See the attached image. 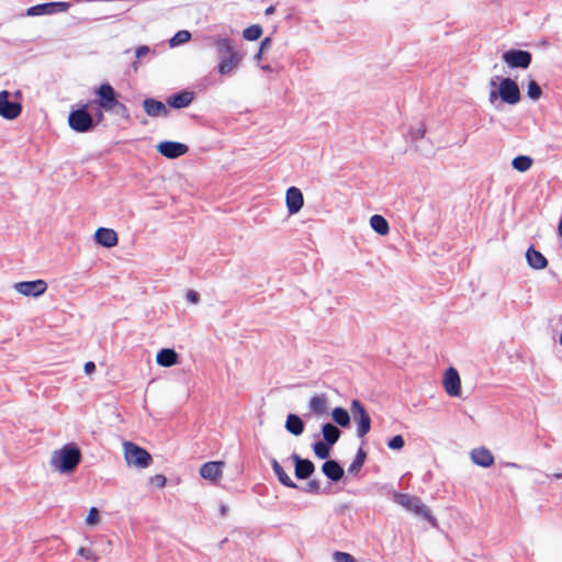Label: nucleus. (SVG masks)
<instances>
[{
  "mask_svg": "<svg viewBox=\"0 0 562 562\" xmlns=\"http://www.w3.org/2000/svg\"><path fill=\"white\" fill-rule=\"evenodd\" d=\"M213 45L220 59L216 67L217 72L222 76L229 75L240 65L243 54L234 47L233 42L227 37L214 38Z\"/></svg>",
  "mask_w": 562,
  "mask_h": 562,
  "instance_id": "nucleus-1",
  "label": "nucleus"
},
{
  "mask_svg": "<svg viewBox=\"0 0 562 562\" xmlns=\"http://www.w3.org/2000/svg\"><path fill=\"white\" fill-rule=\"evenodd\" d=\"M81 460L79 448L72 443L63 446L55 450L50 457V465L60 473H71Z\"/></svg>",
  "mask_w": 562,
  "mask_h": 562,
  "instance_id": "nucleus-2",
  "label": "nucleus"
},
{
  "mask_svg": "<svg viewBox=\"0 0 562 562\" xmlns=\"http://www.w3.org/2000/svg\"><path fill=\"white\" fill-rule=\"evenodd\" d=\"M393 499L396 504L413 512L415 515L423 516L432 526L436 525V519L431 516L429 508L418 497L404 493H394Z\"/></svg>",
  "mask_w": 562,
  "mask_h": 562,
  "instance_id": "nucleus-3",
  "label": "nucleus"
},
{
  "mask_svg": "<svg viewBox=\"0 0 562 562\" xmlns=\"http://www.w3.org/2000/svg\"><path fill=\"white\" fill-rule=\"evenodd\" d=\"M123 448L124 458L128 465L138 469H146L150 465L151 456L144 448L130 441H125Z\"/></svg>",
  "mask_w": 562,
  "mask_h": 562,
  "instance_id": "nucleus-4",
  "label": "nucleus"
},
{
  "mask_svg": "<svg viewBox=\"0 0 562 562\" xmlns=\"http://www.w3.org/2000/svg\"><path fill=\"white\" fill-rule=\"evenodd\" d=\"M68 124L77 133H87L95 126L92 115L87 111V105L72 110L68 116Z\"/></svg>",
  "mask_w": 562,
  "mask_h": 562,
  "instance_id": "nucleus-5",
  "label": "nucleus"
},
{
  "mask_svg": "<svg viewBox=\"0 0 562 562\" xmlns=\"http://www.w3.org/2000/svg\"><path fill=\"white\" fill-rule=\"evenodd\" d=\"M350 411L357 424V436L362 438L371 429V417L359 400H352Z\"/></svg>",
  "mask_w": 562,
  "mask_h": 562,
  "instance_id": "nucleus-6",
  "label": "nucleus"
},
{
  "mask_svg": "<svg viewBox=\"0 0 562 562\" xmlns=\"http://www.w3.org/2000/svg\"><path fill=\"white\" fill-rule=\"evenodd\" d=\"M502 102L514 105L520 101V90L516 81L510 78H502L498 87Z\"/></svg>",
  "mask_w": 562,
  "mask_h": 562,
  "instance_id": "nucleus-7",
  "label": "nucleus"
},
{
  "mask_svg": "<svg viewBox=\"0 0 562 562\" xmlns=\"http://www.w3.org/2000/svg\"><path fill=\"white\" fill-rule=\"evenodd\" d=\"M502 60L510 68L526 69L530 66L532 56L522 49H509L503 53Z\"/></svg>",
  "mask_w": 562,
  "mask_h": 562,
  "instance_id": "nucleus-8",
  "label": "nucleus"
},
{
  "mask_svg": "<svg viewBox=\"0 0 562 562\" xmlns=\"http://www.w3.org/2000/svg\"><path fill=\"white\" fill-rule=\"evenodd\" d=\"M98 100L95 101L99 108L105 112H110L117 102V94L110 83H102L95 90Z\"/></svg>",
  "mask_w": 562,
  "mask_h": 562,
  "instance_id": "nucleus-9",
  "label": "nucleus"
},
{
  "mask_svg": "<svg viewBox=\"0 0 562 562\" xmlns=\"http://www.w3.org/2000/svg\"><path fill=\"white\" fill-rule=\"evenodd\" d=\"M9 97V91H0V115L7 120H14L21 114L22 105L19 102L10 101Z\"/></svg>",
  "mask_w": 562,
  "mask_h": 562,
  "instance_id": "nucleus-10",
  "label": "nucleus"
},
{
  "mask_svg": "<svg viewBox=\"0 0 562 562\" xmlns=\"http://www.w3.org/2000/svg\"><path fill=\"white\" fill-rule=\"evenodd\" d=\"M69 8L68 2H47L33 5L27 9L26 14L29 16H37L44 14H53L56 12H65Z\"/></svg>",
  "mask_w": 562,
  "mask_h": 562,
  "instance_id": "nucleus-11",
  "label": "nucleus"
},
{
  "mask_svg": "<svg viewBox=\"0 0 562 562\" xmlns=\"http://www.w3.org/2000/svg\"><path fill=\"white\" fill-rule=\"evenodd\" d=\"M14 289L25 296H40L46 289L47 284L44 280L22 281L14 284Z\"/></svg>",
  "mask_w": 562,
  "mask_h": 562,
  "instance_id": "nucleus-12",
  "label": "nucleus"
},
{
  "mask_svg": "<svg viewBox=\"0 0 562 562\" xmlns=\"http://www.w3.org/2000/svg\"><path fill=\"white\" fill-rule=\"evenodd\" d=\"M157 150L166 158L176 159L188 151V146L178 142L165 140L158 144Z\"/></svg>",
  "mask_w": 562,
  "mask_h": 562,
  "instance_id": "nucleus-13",
  "label": "nucleus"
},
{
  "mask_svg": "<svg viewBox=\"0 0 562 562\" xmlns=\"http://www.w3.org/2000/svg\"><path fill=\"white\" fill-rule=\"evenodd\" d=\"M443 389L450 396H459L461 390V381L458 371L450 367L446 370L443 375Z\"/></svg>",
  "mask_w": 562,
  "mask_h": 562,
  "instance_id": "nucleus-14",
  "label": "nucleus"
},
{
  "mask_svg": "<svg viewBox=\"0 0 562 562\" xmlns=\"http://www.w3.org/2000/svg\"><path fill=\"white\" fill-rule=\"evenodd\" d=\"M291 459L294 463V473L299 480L308 479L315 471L314 463L308 459H302L297 453H292Z\"/></svg>",
  "mask_w": 562,
  "mask_h": 562,
  "instance_id": "nucleus-15",
  "label": "nucleus"
},
{
  "mask_svg": "<svg viewBox=\"0 0 562 562\" xmlns=\"http://www.w3.org/2000/svg\"><path fill=\"white\" fill-rule=\"evenodd\" d=\"M285 203L289 214H296L301 211L304 204V198L301 190L296 187H290L286 190Z\"/></svg>",
  "mask_w": 562,
  "mask_h": 562,
  "instance_id": "nucleus-16",
  "label": "nucleus"
},
{
  "mask_svg": "<svg viewBox=\"0 0 562 562\" xmlns=\"http://www.w3.org/2000/svg\"><path fill=\"white\" fill-rule=\"evenodd\" d=\"M143 108L146 114L150 117H166L169 114V110L166 104L154 98H146L143 101Z\"/></svg>",
  "mask_w": 562,
  "mask_h": 562,
  "instance_id": "nucleus-17",
  "label": "nucleus"
},
{
  "mask_svg": "<svg viewBox=\"0 0 562 562\" xmlns=\"http://www.w3.org/2000/svg\"><path fill=\"white\" fill-rule=\"evenodd\" d=\"M224 465L223 461L206 462L200 468V474L205 480L216 482L222 476Z\"/></svg>",
  "mask_w": 562,
  "mask_h": 562,
  "instance_id": "nucleus-18",
  "label": "nucleus"
},
{
  "mask_svg": "<svg viewBox=\"0 0 562 562\" xmlns=\"http://www.w3.org/2000/svg\"><path fill=\"white\" fill-rule=\"evenodd\" d=\"M470 456L472 462L482 468H490L494 463V456L484 447L473 449Z\"/></svg>",
  "mask_w": 562,
  "mask_h": 562,
  "instance_id": "nucleus-19",
  "label": "nucleus"
},
{
  "mask_svg": "<svg viewBox=\"0 0 562 562\" xmlns=\"http://www.w3.org/2000/svg\"><path fill=\"white\" fill-rule=\"evenodd\" d=\"M94 238L98 244L106 248H111L117 244V234L111 228H98Z\"/></svg>",
  "mask_w": 562,
  "mask_h": 562,
  "instance_id": "nucleus-20",
  "label": "nucleus"
},
{
  "mask_svg": "<svg viewBox=\"0 0 562 562\" xmlns=\"http://www.w3.org/2000/svg\"><path fill=\"white\" fill-rule=\"evenodd\" d=\"M194 100V93L191 91H182L175 93L167 99V104L173 109H183L189 106Z\"/></svg>",
  "mask_w": 562,
  "mask_h": 562,
  "instance_id": "nucleus-21",
  "label": "nucleus"
},
{
  "mask_svg": "<svg viewBox=\"0 0 562 562\" xmlns=\"http://www.w3.org/2000/svg\"><path fill=\"white\" fill-rule=\"evenodd\" d=\"M322 471L333 482H338L344 476V469L336 460H327L322 465Z\"/></svg>",
  "mask_w": 562,
  "mask_h": 562,
  "instance_id": "nucleus-22",
  "label": "nucleus"
},
{
  "mask_svg": "<svg viewBox=\"0 0 562 562\" xmlns=\"http://www.w3.org/2000/svg\"><path fill=\"white\" fill-rule=\"evenodd\" d=\"M156 361L159 366L169 368L178 363L179 356L175 349L164 348L160 351H158L156 356Z\"/></svg>",
  "mask_w": 562,
  "mask_h": 562,
  "instance_id": "nucleus-23",
  "label": "nucleus"
},
{
  "mask_svg": "<svg viewBox=\"0 0 562 562\" xmlns=\"http://www.w3.org/2000/svg\"><path fill=\"white\" fill-rule=\"evenodd\" d=\"M310 409L316 415H323L328 408V397L325 393L315 394L310 398Z\"/></svg>",
  "mask_w": 562,
  "mask_h": 562,
  "instance_id": "nucleus-24",
  "label": "nucleus"
},
{
  "mask_svg": "<svg viewBox=\"0 0 562 562\" xmlns=\"http://www.w3.org/2000/svg\"><path fill=\"white\" fill-rule=\"evenodd\" d=\"M270 463L274 474L277 475L279 482L290 488H297V484L286 474L281 464L277 461V459L271 458Z\"/></svg>",
  "mask_w": 562,
  "mask_h": 562,
  "instance_id": "nucleus-25",
  "label": "nucleus"
},
{
  "mask_svg": "<svg viewBox=\"0 0 562 562\" xmlns=\"http://www.w3.org/2000/svg\"><path fill=\"white\" fill-rule=\"evenodd\" d=\"M528 265L533 269H543L548 265L547 258L533 247H529L526 251Z\"/></svg>",
  "mask_w": 562,
  "mask_h": 562,
  "instance_id": "nucleus-26",
  "label": "nucleus"
},
{
  "mask_svg": "<svg viewBox=\"0 0 562 562\" xmlns=\"http://www.w3.org/2000/svg\"><path fill=\"white\" fill-rule=\"evenodd\" d=\"M285 429L294 436H300L304 431V423L300 416L289 414L285 420Z\"/></svg>",
  "mask_w": 562,
  "mask_h": 562,
  "instance_id": "nucleus-27",
  "label": "nucleus"
},
{
  "mask_svg": "<svg viewBox=\"0 0 562 562\" xmlns=\"http://www.w3.org/2000/svg\"><path fill=\"white\" fill-rule=\"evenodd\" d=\"M322 434L324 442L333 446L339 440L341 431L331 423H326L322 426Z\"/></svg>",
  "mask_w": 562,
  "mask_h": 562,
  "instance_id": "nucleus-28",
  "label": "nucleus"
},
{
  "mask_svg": "<svg viewBox=\"0 0 562 562\" xmlns=\"http://www.w3.org/2000/svg\"><path fill=\"white\" fill-rule=\"evenodd\" d=\"M371 228L381 236H385L390 232V225L387 221L379 214H374L370 217Z\"/></svg>",
  "mask_w": 562,
  "mask_h": 562,
  "instance_id": "nucleus-29",
  "label": "nucleus"
},
{
  "mask_svg": "<svg viewBox=\"0 0 562 562\" xmlns=\"http://www.w3.org/2000/svg\"><path fill=\"white\" fill-rule=\"evenodd\" d=\"M334 422L340 427H348L350 425V415L347 409L342 407H336L331 412Z\"/></svg>",
  "mask_w": 562,
  "mask_h": 562,
  "instance_id": "nucleus-30",
  "label": "nucleus"
},
{
  "mask_svg": "<svg viewBox=\"0 0 562 562\" xmlns=\"http://www.w3.org/2000/svg\"><path fill=\"white\" fill-rule=\"evenodd\" d=\"M532 158L526 155H519L515 157L512 161V166L515 170L519 172H526L532 166Z\"/></svg>",
  "mask_w": 562,
  "mask_h": 562,
  "instance_id": "nucleus-31",
  "label": "nucleus"
},
{
  "mask_svg": "<svg viewBox=\"0 0 562 562\" xmlns=\"http://www.w3.org/2000/svg\"><path fill=\"white\" fill-rule=\"evenodd\" d=\"M366 458H367L366 451L362 448H359L353 461L351 462V464L348 468V472L350 474H357L360 471V469L362 468V465L364 464Z\"/></svg>",
  "mask_w": 562,
  "mask_h": 562,
  "instance_id": "nucleus-32",
  "label": "nucleus"
},
{
  "mask_svg": "<svg viewBox=\"0 0 562 562\" xmlns=\"http://www.w3.org/2000/svg\"><path fill=\"white\" fill-rule=\"evenodd\" d=\"M425 134H426V127L423 123H420L416 127L411 128L409 137H411V140L416 144V149L423 150L418 143L424 139Z\"/></svg>",
  "mask_w": 562,
  "mask_h": 562,
  "instance_id": "nucleus-33",
  "label": "nucleus"
},
{
  "mask_svg": "<svg viewBox=\"0 0 562 562\" xmlns=\"http://www.w3.org/2000/svg\"><path fill=\"white\" fill-rule=\"evenodd\" d=\"M191 40V33L187 30L178 31L170 40L169 46L177 47L179 45L186 44Z\"/></svg>",
  "mask_w": 562,
  "mask_h": 562,
  "instance_id": "nucleus-34",
  "label": "nucleus"
},
{
  "mask_svg": "<svg viewBox=\"0 0 562 562\" xmlns=\"http://www.w3.org/2000/svg\"><path fill=\"white\" fill-rule=\"evenodd\" d=\"M261 34L262 29L260 25L257 24L250 25L243 31V36L247 41H256L261 36Z\"/></svg>",
  "mask_w": 562,
  "mask_h": 562,
  "instance_id": "nucleus-35",
  "label": "nucleus"
},
{
  "mask_svg": "<svg viewBox=\"0 0 562 562\" xmlns=\"http://www.w3.org/2000/svg\"><path fill=\"white\" fill-rule=\"evenodd\" d=\"M313 450L319 459H326L330 452V446L324 441H317L313 445Z\"/></svg>",
  "mask_w": 562,
  "mask_h": 562,
  "instance_id": "nucleus-36",
  "label": "nucleus"
},
{
  "mask_svg": "<svg viewBox=\"0 0 562 562\" xmlns=\"http://www.w3.org/2000/svg\"><path fill=\"white\" fill-rule=\"evenodd\" d=\"M527 94L531 100H538L541 97V88L535 80L528 82Z\"/></svg>",
  "mask_w": 562,
  "mask_h": 562,
  "instance_id": "nucleus-37",
  "label": "nucleus"
},
{
  "mask_svg": "<svg viewBox=\"0 0 562 562\" xmlns=\"http://www.w3.org/2000/svg\"><path fill=\"white\" fill-rule=\"evenodd\" d=\"M110 112L114 113L115 115L124 120H130V111L127 106L119 101L115 103V105L112 108Z\"/></svg>",
  "mask_w": 562,
  "mask_h": 562,
  "instance_id": "nucleus-38",
  "label": "nucleus"
},
{
  "mask_svg": "<svg viewBox=\"0 0 562 562\" xmlns=\"http://www.w3.org/2000/svg\"><path fill=\"white\" fill-rule=\"evenodd\" d=\"M404 445H405V441L401 435L394 436L387 442V447L392 450H400L404 447Z\"/></svg>",
  "mask_w": 562,
  "mask_h": 562,
  "instance_id": "nucleus-39",
  "label": "nucleus"
},
{
  "mask_svg": "<svg viewBox=\"0 0 562 562\" xmlns=\"http://www.w3.org/2000/svg\"><path fill=\"white\" fill-rule=\"evenodd\" d=\"M333 559L335 562H356L355 558L351 554L340 551L334 552Z\"/></svg>",
  "mask_w": 562,
  "mask_h": 562,
  "instance_id": "nucleus-40",
  "label": "nucleus"
},
{
  "mask_svg": "<svg viewBox=\"0 0 562 562\" xmlns=\"http://www.w3.org/2000/svg\"><path fill=\"white\" fill-rule=\"evenodd\" d=\"M303 490L306 493L318 494L321 492V484L317 480H311Z\"/></svg>",
  "mask_w": 562,
  "mask_h": 562,
  "instance_id": "nucleus-41",
  "label": "nucleus"
},
{
  "mask_svg": "<svg viewBox=\"0 0 562 562\" xmlns=\"http://www.w3.org/2000/svg\"><path fill=\"white\" fill-rule=\"evenodd\" d=\"M99 521V512L95 507L90 508L86 522L88 525H95Z\"/></svg>",
  "mask_w": 562,
  "mask_h": 562,
  "instance_id": "nucleus-42",
  "label": "nucleus"
},
{
  "mask_svg": "<svg viewBox=\"0 0 562 562\" xmlns=\"http://www.w3.org/2000/svg\"><path fill=\"white\" fill-rule=\"evenodd\" d=\"M78 554L87 560L97 561L95 553L89 548H80Z\"/></svg>",
  "mask_w": 562,
  "mask_h": 562,
  "instance_id": "nucleus-43",
  "label": "nucleus"
},
{
  "mask_svg": "<svg viewBox=\"0 0 562 562\" xmlns=\"http://www.w3.org/2000/svg\"><path fill=\"white\" fill-rule=\"evenodd\" d=\"M186 297L187 301L191 304H198L200 302V294L194 290H189Z\"/></svg>",
  "mask_w": 562,
  "mask_h": 562,
  "instance_id": "nucleus-44",
  "label": "nucleus"
},
{
  "mask_svg": "<svg viewBox=\"0 0 562 562\" xmlns=\"http://www.w3.org/2000/svg\"><path fill=\"white\" fill-rule=\"evenodd\" d=\"M167 479L162 474H156L151 477V483L157 487H164L166 485Z\"/></svg>",
  "mask_w": 562,
  "mask_h": 562,
  "instance_id": "nucleus-45",
  "label": "nucleus"
},
{
  "mask_svg": "<svg viewBox=\"0 0 562 562\" xmlns=\"http://www.w3.org/2000/svg\"><path fill=\"white\" fill-rule=\"evenodd\" d=\"M498 98H499L498 90L493 89L490 91L488 101L491 104H494L497 110L501 108L499 104H496V101Z\"/></svg>",
  "mask_w": 562,
  "mask_h": 562,
  "instance_id": "nucleus-46",
  "label": "nucleus"
},
{
  "mask_svg": "<svg viewBox=\"0 0 562 562\" xmlns=\"http://www.w3.org/2000/svg\"><path fill=\"white\" fill-rule=\"evenodd\" d=\"M148 53H149V47L146 45H142L136 48L135 55L137 58H140V57H144L145 55H147Z\"/></svg>",
  "mask_w": 562,
  "mask_h": 562,
  "instance_id": "nucleus-47",
  "label": "nucleus"
},
{
  "mask_svg": "<svg viewBox=\"0 0 562 562\" xmlns=\"http://www.w3.org/2000/svg\"><path fill=\"white\" fill-rule=\"evenodd\" d=\"M83 370L87 374H91L95 370V364L92 361L85 363Z\"/></svg>",
  "mask_w": 562,
  "mask_h": 562,
  "instance_id": "nucleus-48",
  "label": "nucleus"
},
{
  "mask_svg": "<svg viewBox=\"0 0 562 562\" xmlns=\"http://www.w3.org/2000/svg\"><path fill=\"white\" fill-rule=\"evenodd\" d=\"M271 45V40L269 37H266L261 44H260V52H263L265 49H267L269 46Z\"/></svg>",
  "mask_w": 562,
  "mask_h": 562,
  "instance_id": "nucleus-49",
  "label": "nucleus"
},
{
  "mask_svg": "<svg viewBox=\"0 0 562 562\" xmlns=\"http://www.w3.org/2000/svg\"><path fill=\"white\" fill-rule=\"evenodd\" d=\"M273 12H274V7H273V5L268 7V8L266 9V11H265V13H266L267 15L272 14Z\"/></svg>",
  "mask_w": 562,
  "mask_h": 562,
  "instance_id": "nucleus-50",
  "label": "nucleus"
},
{
  "mask_svg": "<svg viewBox=\"0 0 562 562\" xmlns=\"http://www.w3.org/2000/svg\"><path fill=\"white\" fill-rule=\"evenodd\" d=\"M97 119H98L99 122L103 120L102 111H99V113L97 114Z\"/></svg>",
  "mask_w": 562,
  "mask_h": 562,
  "instance_id": "nucleus-51",
  "label": "nucleus"
},
{
  "mask_svg": "<svg viewBox=\"0 0 562 562\" xmlns=\"http://www.w3.org/2000/svg\"><path fill=\"white\" fill-rule=\"evenodd\" d=\"M559 235L562 237V216L559 224Z\"/></svg>",
  "mask_w": 562,
  "mask_h": 562,
  "instance_id": "nucleus-52",
  "label": "nucleus"
},
{
  "mask_svg": "<svg viewBox=\"0 0 562 562\" xmlns=\"http://www.w3.org/2000/svg\"><path fill=\"white\" fill-rule=\"evenodd\" d=\"M220 510H221V514H222V515H225V514H226L227 508H226V506H225V505H222Z\"/></svg>",
  "mask_w": 562,
  "mask_h": 562,
  "instance_id": "nucleus-53",
  "label": "nucleus"
},
{
  "mask_svg": "<svg viewBox=\"0 0 562 562\" xmlns=\"http://www.w3.org/2000/svg\"><path fill=\"white\" fill-rule=\"evenodd\" d=\"M261 68L266 71H271V67L269 65H265Z\"/></svg>",
  "mask_w": 562,
  "mask_h": 562,
  "instance_id": "nucleus-54",
  "label": "nucleus"
},
{
  "mask_svg": "<svg viewBox=\"0 0 562 562\" xmlns=\"http://www.w3.org/2000/svg\"><path fill=\"white\" fill-rule=\"evenodd\" d=\"M496 79H499V78H498V77L492 78V80H491V86H493V87H494V86L496 85V82H495V80H496Z\"/></svg>",
  "mask_w": 562,
  "mask_h": 562,
  "instance_id": "nucleus-55",
  "label": "nucleus"
},
{
  "mask_svg": "<svg viewBox=\"0 0 562 562\" xmlns=\"http://www.w3.org/2000/svg\"><path fill=\"white\" fill-rule=\"evenodd\" d=\"M261 54H262V52H260V50H259V52L257 53V55H256V58H257V59H260V58H261Z\"/></svg>",
  "mask_w": 562,
  "mask_h": 562,
  "instance_id": "nucleus-56",
  "label": "nucleus"
},
{
  "mask_svg": "<svg viewBox=\"0 0 562 562\" xmlns=\"http://www.w3.org/2000/svg\"><path fill=\"white\" fill-rule=\"evenodd\" d=\"M559 342L562 346V331H561V335H560V338H559Z\"/></svg>",
  "mask_w": 562,
  "mask_h": 562,
  "instance_id": "nucleus-57",
  "label": "nucleus"
}]
</instances>
